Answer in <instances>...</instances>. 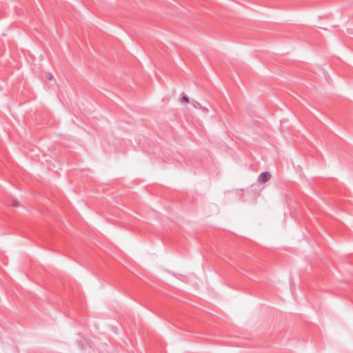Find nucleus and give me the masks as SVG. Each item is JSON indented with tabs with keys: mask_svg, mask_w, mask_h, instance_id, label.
<instances>
[{
	"mask_svg": "<svg viewBox=\"0 0 353 353\" xmlns=\"http://www.w3.org/2000/svg\"><path fill=\"white\" fill-rule=\"evenodd\" d=\"M271 177L270 174L268 172H263L259 176L258 181L261 183L267 182Z\"/></svg>",
	"mask_w": 353,
	"mask_h": 353,
	"instance_id": "f257e3e1",
	"label": "nucleus"
},
{
	"mask_svg": "<svg viewBox=\"0 0 353 353\" xmlns=\"http://www.w3.org/2000/svg\"><path fill=\"white\" fill-rule=\"evenodd\" d=\"M193 105L196 108H201V109H203L205 111H208V110L207 108L202 107L201 105L199 103H198V102H196L195 103H193Z\"/></svg>",
	"mask_w": 353,
	"mask_h": 353,
	"instance_id": "f03ea898",
	"label": "nucleus"
},
{
	"mask_svg": "<svg viewBox=\"0 0 353 353\" xmlns=\"http://www.w3.org/2000/svg\"><path fill=\"white\" fill-rule=\"evenodd\" d=\"M9 205L13 206V207H18L19 205V203L17 201H16L14 199H12Z\"/></svg>",
	"mask_w": 353,
	"mask_h": 353,
	"instance_id": "7ed1b4c3",
	"label": "nucleus"
},
{
	"mask_svg": "<svg viewBox=\"0 0 353 353\" xmlns=\"http://www.w3.org/2000/svg\"><path fill=\"white\" fill-rule=\"evenodd\" d=\"M189 101L188 97L187 96H184L181 98V101L182 103H188Z\"/></svg>",
	"mask_w": 353,
	"mask_h": 353,
	"instance_id": "20e7f679",
	"label": "nucleus"
},
{
	"mask_svg": "<svg viewBox=\"0 0 353 353\" xmlns=\"http://www.w3.org/2000/svg\"><path fill=\"white\" fill-rule=\"evenodd\" d=\"M46 77H47V79H48V80H52V77H53V75H52V74H50V73H49V74H47V76H46Z\"/></svg>",
	"mask_w": 353,
	"mask_h": 353,
	"instance_id": "39448f33",
	"label": "nucleus"
}]
</instances>
